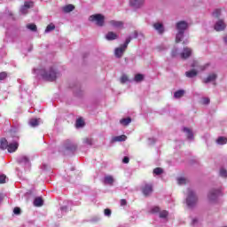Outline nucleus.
I'll list each match as a JSON object with an SVG mask.
<instances>
[{
  "label": "nucleus",
  "mask_w": 227,
  "mask_h": 227,
  "mask_svg": "<svg viewBox=\"0 0 227 227\" xmlns=\"http://www.w3.org/2000/svg\"><path fill=\"white\" fill-rule=\"evenodd\" d=\"M33 74H35V77L38 79L52 82L53 81H56L58 77V69H56L54 66L37 67L33 69Z\"/></svg>",
  "instance_id": "obj_1"
},
{
  "label": "nucleus",
  "mask_w": 227,
  "mask_h": 227,
  "mask_svg": "<svg viewBox=\"0 0 227 227\" xmlns=\"http://www.w3.org/2000/svg\"><path fill=\"white\" fill-rule=\"evenodd\" d=\"M177 34L176 35V43H179V42H182L184 40V35L189 27V24L186 21H179L176 25Z\"/></svg>",
  "instance_id": "obj_2"
},
{
  "label": "nucleus",
  "mask_w": 227,
  "mask_h": 227,
  "mask_svg": "<svg viewBox=\"0 0 227 227\" xmlns=\"http://www.w3.org/2000/svg\"><path fill=\"white\" fill-rule=\"evenodd\" d=\"M197 203L198 196H196V192H194L192 189H188V195L186 197V205L188 208H194Z\"/></svg>",
  "instance_id": "obj_3"
},
{
  "label": "nucleus",
  "mask_w": 227,
  "mask_h": 227,
  "mask_svg": "<svg viewBox=\"0 0 227 227\" xmlns=\"http://www.w3.org/2000/svg\"><path fill=\"white\" fill-rule=\"evenodd\" d=\"M16 162L21 168H24L25 171H27L31 168V160H29V156L20 155L16 159Z\"/></svg>",
  "instance_id": "obj_4"
},
{
  "label": "nucleus",
  "mask_w": 227,
  "mask_h": 227,
  "mask_svg": "<svg viewBox=\"0 0 227 227\" xmlns=\"http://www.w3.org/2000/svg\"><path fill=\"white\" fill-rule=\"evenodd\" d=\"M132 37H128L122 45L114 50V54L116 58H121V56H123V52L127 51V47H129V44L130 43Z\"/></svg>",
  "instance_id": "obj_5"
},
{
  "label": "nucleus",
  "mask_w": 227,
  "mask_h": 227,
  "mask_svg": "<svg viewBox=\"0 0 227 227\" xmlns=\"http://www.w3.org/2000/svg\"><path fill=\"white\" fill-rule=\"evenodd\" d=\"M19 136H13L12 139L7 145V150L9 153H13L19 150Z\"/></svg>",
  "instance_id": "obj_6"
},
{
  "label": "nucleus",
  "mask_w": 227,
  "mask_h": 227,
  "mask_svg": "<svg viewBox=\"0 0 227 227\" xmlns=\"http://www.w3.org/2000/svg\"><path fill=\"white\" fill-rule=\"evenodd\" d=\"M89 20L90 22H96V26L102 27V26H104V23L106 21V18L102 14H94L90 16Z\"/></svg>",
  "instance_id": "obj_7"
},
{
  "label": "nucleus",
  "mask_w": 227,
  "mask_h": 227,
  "mask_svg": "<svg viewBox=\"0 0 227 227\" xmlns=\"http://www.w3.org/2000/svg\"><path fill=\"white\" fill-rule=\"evenodd\" d=\"M219 196H223V191L221 190V188L215 190V189H212L208 195H207V198H208V200L211 202V203H215V201H217V198Z\"/></svg>",
  "instance_id": "obj_8"
},
{
  "label": "nucleus",
  "mask_w": 227,
  "mask_h": 227,
  "mask_svg": "<svg viewBox=\"0 0 227 227\" xmlns=\"http://www.w3.org/2000/svg\"><path fill=\"white\" fill-rule=\"evenodd\" d=\"M150 214H159L160 219H166L168 217V213L166 210L160 211V207L154 206L151 207Z\"/></svg>",
  "instance_id": "obj_9"
},
{
  "label": "nucleus",
  "mask_w": 227,
  "mask_h": 227,
  "mask_svg": "<svg viewBox=\"0 0 227 227\" xmlns=\"http://www.w3.org/2000/svg\"><path fill=\"white\" fill-rule=\"evenodd\" d=\"M215 31H224L226 29V23L223 20H219L215 23Z\"/></svg>",
  "instance_id": "obj_10"
},
{
  "label": "nucleus",
  "mask_w": 227,
  "mask_h": 227,
  "mask_svg": "<svg viewBox=\"0 0 227 227\" xmlns=\"http://www.w3.org/2000/svg\"><path fill=\"white\" fill-rule=\"evenodd\" d=\"M142 192L144 196H150L153 192V186L152 184H145L142 189Z\"/></svg>",
  "instance_id": "obj_11"
},
{
  "label": "nucleus",
  "mask_w": 227,
  "mask_h": 227,
  "mask_svg": "<svg viewBox=\"0 0 227 227\" xmlns=\"http://www.w3.org/2000/svg\"><path fill=\"white\" fill-rule=\"evenodd\" d=\"M192 54V50L189 47H185L183 50V52L180 54L182 59H187Z\"/></svg>",
  "instance_id": "obj_12"
},
{
  "label": "nucleus",
  "mask_w": 227,
  "mask_h": 227,
  "mask_svg": "<svg viewBox=\"0 0 227 227\" xmlns=\"http://www.w3.org/2000/svg\"><path fill=\"white\" fill-rule=\"evenodd\" d=\"M65 148L68 152H75V150H77V145H75V144L72 143L70 140H67L65 143Z\"/></svg>",
  "instance_id": "obj_13"
},
{
  "label": "nucleus",
  "mask_w": 227,
  "mask_h": 227,
  "mask_svg": "<svg viewBox=\"0 0 227 227\" xmlns=\"http://www.w3.org/2000/svg\"><path fill=\"white\" fill-rule=\"evenodd\" d=\"M73 202L70 200H65L64 201V205L62 207H60V212L62 214H67V210L70 208V207H72Z\"/></svg>",
  "instance_id": "obj_14"
},
{
  "label": "nucleus",
  "mask_w": 227,
  "mask_h": 227,
  "mask_svg": "<svg viewBox=\"0 0 227 227\" xmlns=\"http://www.w3.org/2000/svg\"><path fill=\"white\" fill-rule=\"evenodd\" d=\"M129 4L133 8H141L145 4V0H129Z\"/></svg>",
  "instance_id": "obj_15"
},
{
  "label": "nucleus",
  "mask_w": 227,
  "mask_h": 227,
  "mask_svg": "<svg viewBox=\"0 0 227 227\" xmlns=\"http://www.w3.org/2000/svg\"><path fill=\"white\" fill-rule=\"evenodd\" d=\"M109 24H110V26H112V27H114L115 29H123V22L122 21L110 20Z\"/></svg>",
  "instance_id": "obj_16"
},
{
  "label": "nucleus",
  "mask_w": 227,
  "mask_h": 227,
  "mask_svg": "<svg viewBox=\"0 0 227 227\" xmlns=\"http://www.w3.org/2000/svg\"><path fill=\"white\" fill-rule=\"evenodd\" d=\"M33 6V2H25L24 5L20 8V13L26 15L27 13V9Z\"/></svg>",
  "instance_id": "obj_17"
},
{
  "label": "nucleus",
  "mask_w": 227,
  "mask_h": 227,
  "mask_svg": "<svg viewBox=\"0 0 227 227\" xmlns=\"http://www.w3.org/2000/svg\"><path fill=\"white\" fill-rule=\"evenodd\" d=\"M105 185H113L114 184V177L113 176H106L103 179Z\"/></svg>",
  "instance_id": "obj_18"
},
{
  "label": "nucleus",
  "mask_w": 227,
  "mask_h": 227,
  "mask_svg": "<svg viewBox=\"0 0 227 227\" xmlns=\"http://www.w3.org/2000/svg\"><path fill=\"white\" fill-rule=\"evenodd\" d=\"M215 79H217V74L213 73L210 74L206 79H204L203 82H205V84H208V82H214Z\"/></svg>",
  "instance_id": "obj_19"
},
{
  "label": "nucleus",
  "mask_w": 227,
  "mask_h": 227,
  "mask_svg": "<svg viewBox=\"0 0 227 227\" xmlns=\"http://www.w3.org/2000/svg\"><path fill=\"white\" fill-rule=\"evenodd\" d=\"M183 130L185 132L186 137L189 139V141H192L194 139V134L192 133V130L188 128H184Z\"/></svg>",
  "instance_id": "obj_20"
},
{
  "label": "nucleus",
  "mask_w": 227,
  "mask_h": 227,
  "mask_svg": "<svg viewBox=\"0 0 227 227\" xmlns=\"http://www.w3.org/2000/svg\"><path fill=\"white\" fill-rule=\"evenodd\" d=\"M154 29L160 33V35H162L164 33V26L161 23H154L153 24Z\"/></svg>",
  "instance_id": "obj_21"
},
{
  "label": "nucleus",
  "mask_w": 227,
  "mask_h": 227,
  "mask_svg": "<svg viewBox=\"0 0 227 227\" xmlns=\"http://www.w3.org/2000/svg\"><path fill=\"white\" fill-rule=\"evenodd\" d=\"M112 141L114 143L127 141V136L121 135V136L114 137H113Z\"/></svg>",
  "instance_id": "obj_22"
},
{
  "label": "nucleus",
  "mask_w": 227,
  "mask_h": 227,
  "mask_svg": "<svg viewBox=\"0 0 227 227\" xmlns=\"http://www.w3.org/2000/svg\"><path fill=\"white\" fill-rule=\"evenodd\" d=\"M74 10H75V7L73 4H67L62 8L64 13H70V12H74Z\"/></svg>",
  "instance_id": "obj_23"
},
{
  "label": "nucleus",
  "mask_w": 227,
  "mask_h": 227,
  "mask_svg": "<svg viewBox=\"0 0 227 227\" xmlns=\"http://www.w3.org/2000/svg\"><path fill=\"white\" fill-rule=\"evenodd\" d=\"M0 149L1 150H7L8 149V140L6 138L0 139Z\"/></svg>",
  "instance_id": "obj_24"
},
{
  "label": "nucleus",
  "mask_w": 227,
  "mask_h": 227,
  "mask_svg": "<svg viewBox=\"0 0 227 227\" xmlns=\"http://www.w3.org/2000/svg\"><path fill=\"white\" fill-rule=\"evenodd\" d=\"M43 199L42 197H37L34 200V207H43Z\"/></svg>",
  "instance_id": "obj_25"
},
{
  "label": "nucleus",
  "mask_w": 227,
  "mask_h": 227,
  "mask_svg": "<svg viewBox=\"0 0 227 227\" xmlns=\"http://www.w3.org/2000/svg\"><path fill=\"white\" fill-rule=\"evenodd\" d=\"M28 125H30V127H38V125H40V119H30L28 121Z\"/></svg>",
  "instance_id": "obj_26"
},
{
  "label": "nucleus",
  "mask_w": 227,
  "mask_h": 227,
  "mask_svg": "<svg viewBox=\"0 0 227 227\" xmlns=\"http://www.w3.org/2000/svg\"><path fill=\"white\" fill-rule=\"evenodd\" d=\"M106 40H116L118 38V35H116L114 32H108L106 35Z\"/></svg>",
  "instance_id": "obj_27"
},
{
  "label": "nucleus",
  "mask_w": 227,
  "mask_h": 227,
  "mask_svg": "<svg viewBox=\"0 0 227 227\" xmlns=\"http://www.w3.org/2000/svg\"><path fill=\"white\" fill-rule=\"evenodd\" d=\"M186 77H188L189 79H192V77H196V75H198V71L192 69L191 71H188L185 73Z\"/></svg>",
  "instance_id": "obj_28"
},
{
  "label": "nucleus",
  "mask_w": 227,
  "mask_h": 227,
  "mask_svg": "<svg viewBox=\"0 0 227 227\" xmlns=\"http://www.w3.org/2000/svg\"><path fill=\"white\" fill-rule=\"evenodd\" d=\"M185 93L184 90H179L174 93L175 98H182L184 97V94Z\"/></svg>",
  "instance_id": "obj_29"
},
{
  "label": "nucleus",
  "mask_w": 227,
  "mask_h": 227,
  "mask_svg": "<svg viewBox=\"0 0 227 227\" xmlns=\"http://www.w3.org/2000/svg\"><path fill=\"white\" fill-rule=\"evenodd\" d=\"M132 121V119L130 117L121 119L120 121L121 125H123L124 127H127L130 122Z\"/></svg>",
  "instance_id": "obj_30"
},
{
  "label": "nucleus",
  "mask_w": 227,
  "mask_h": 227,
  "mask_svg": "<svg viewBox=\"0 0 227 227\" xmlns=\"http://www.w3.org/2000/svg\"><path fill=\"white\" fill-rule=\"evenodd\" d=\"M75 127L76 129H82V127H84V121L82 120V118H79L76 120Z\"/></svg>",
  "instance_id": "obj_31"
},
{
  "label": "nucleus",
  "mask_w": 227,
  "mask_h": 227,
  "mask_svg": "<svg viewBox=\"0 0 227 227\" xmlns=\"http://www.w3.org/2000/svg\"><path fill=\"white\" fill-rule=\"evenodd\" d=\"M217 145H226L227 138L224 137H219L218 139H216Z\"/></svg>",
  "instance_id": "obj_32"
},
{
  "label": "nucleus",
  "mask_w": 227,
  "mask_h": 227,
  "mask_svg": "<svg viewBox=\"0 0 227 227\" xmlns=\"http://www.w3.org/2000/svg\"><path fill=\"white\" fill-rule=\"evenodd\" d=\"M56 29V26L54 24H50L46 27L44 33H51V31H54Z\"/></svg>",
  "instance_id": "obj_33"
},
{
  "label": "nucleus",
  "mask_w": 227,
  "mask_h": 227,
  "mask_svg": "<svg viewBox=\"0 0 227 227\" xmlns=\"http://www.w3.org/2000/svg\"><path fill=\"white\" fill-rule=\"evenodd\" d=\"M143 79H145V76H143V74H137L135 75L134 81H135V82H141V81H143Z\"/></svg>",
  "instance_id": "obj_34"
},
{
  "label": "nucleus",
  "mask_w": 227,
  "mask_h": 227,
  "mask_svg": "<svg viewBox=\"0 0 227 227\" xmlns=\"http://www.w3.org/2000/svg\"><path fill=\"white\" fill-rule=\"evenodd\" d=\"M219 175H220V176H222V178H227V170H226V168H221Z\"/></svg>",
  "instance_id": "obj_35"
},
{
  "label": "nucleus",
  "mask_w": 227,
  "mask_h": 227,
  "mask_svg": "<svg viewBox=\"0 0 227 227\" xmlns=\"http://www.w3.org/2000/svg\"><path fill=\"white\" fill-rule=\"evenodd\" d=\"M27 28H28L29 31H33L34 33H36V31H37L36 26L33 23L32 24H27Z\"/></svg>",
  "instance_id": "obj_36"
},
{
  "label": "nucleus",
  "mask_w": 227,
  "mask_h": 227,
  "mask_svg": "<svg viewBox=\"0 0 227 227\" xmlns=\"http://www.w3.org/2000/svg\"><path fill=\"white\" fill-rule=\"evenodd\" d=\"M130 80H129V76L127 74H122L121 77V83L125 84V82H129Z\"/></svg>",
  "instance_id": "obj_37"
},
{
  "label": "nucleus",
  "mask_w": 227,
  "mask_h": 227,
  "mask_svg": "<svg viewBox=\"0 0 227 227\" xmlns=\"http://www.w3.org/2000/svg\"><path fill=\"white\" fill-rule=\"evenodd\" d=\"M177 184L178 185H184V184H187V179L184 177H179L177 178Z\"/></svg>",
  "instance_id": "obj_38"
},
{
  "label": "nucleus",
  "mask_w": 227,
  "mask_h": 227,
  "mask_svg": "<svg viewBox=\"0 0 227 227\" xmlns=\"http://www.w3.org/2000/svg\"><path fill=\"white\" fill-rule=\"evenodd\" d=\"M212 16L216 19L221 17V9L215 10V12L212 13Z\"/></svg>",
  "instance_id": "obj_39"
},
{
  "label": "nucleus",
  "mask_w": 227,
  "mask_h": 227,
  "mask_svg": "<svg viewBox=\"0 0 227 227\" xmlns=\"http://www.w3.org/2000/svg\"><path fill=\"white\" fill-rule=\"evenodd\" d=\"M162 173H163V170L160 168H156L153 169V174L154 175L159 176V175H162Z\"/></svg>",
  "instance_id": "obj_40"
},
{
  "label": "nucleus",
  "mask_w": 227,
  "mask_h": 227,
  "mask_svg": "<svg viewBox=\"0 0 227 227\" xmlns=\"http://www.w3.org/2000/svg\"><path fill=\"white\" fill-rule=\"evenodd\" d=\"M84 145H88L89 146H91V145H93V141L91 140V138H85L83 140Z\"/></svg>",
  "instance_id": "obj_41"
},
{
  "label": "nucleus",
  "mask_w": 227,
  "mask_h": 227,
  "mask_svg": "<svg viewBox=\"0 0 227 227\" xmlns=\"http://www.w3.org/2000/svg\"><path fill=\"white\" fill-rule=\"evenodd\" d=\"M13 214L15 215H20V214H21V210H20V207H14V209H13Z\"/></svg>",
  "instance_id": "obj_42"
},
{
  "label": "nucleus",
  "mask_w": 227,
  "mask_h": 227,
  "mask_svg": "<svg viewBox=\"0 0 227 227\" xmlns=\"http://www.w3.org/2000/svg\"><path fill=\"white\" fill-rule=\"evenodd\" d=\"M202 104H204V106H207V105L210 104V98H202Z\"/></svg>",
  "instance_id": "obj_43"
},
{
  "label": "nucleus",
  "mask_w": 227,
  "mask_h": 227,
  "mask_svg": "<svg viewBox=\"0 0 227 227\" xmlns=\"http://www.w3.org/2000/svg\"><path fill=\"white\" fill-rule=\"evenodd\" d=\"M6 183V176L0 175V184H5Z\"/></svg>",
  "instance_id": "obj_44"
},
{
  "label": "nucleus",
  "mask_w": 227,
  "mask_h": 227,
  "mask_svg": "<svg viewBox=\"0 0 227 227\" xmlns=\"http://www.w3.org/2000/svg\"><path fill=\"white\" fill-rule=\"evenodd\" d=\"M176 54H178V49L175 48L171 51L172 58H176Z\"/></svg>",
  "instance_id": "obj_45"
},
{
  "label": "nucleus",
  "mask_w": 227,
  "mask_h": 227,
  "mask_svg": "<svg viewBox=\"0 0 227 227\" xmlns=\"http://www.w3.org/2000/svg\"><path fill=\"white\" fill-rule=\"evenodd\" d=\"M6 72L0 73V81H4V79H6Z\"/></svg>",
  "instance_id": "obj_46"
},
{
  "label": "nucleus",
  "mask_w": 227,
  "mask_h": 227,
  "mask_svg": "<svg viewBox=\"0 0 227 227\" xmlns=\"http://www.w3.org/2000/svg\"><path fill=\"white\" fill-rule=\"evenodd\" d=\"M137 36H138L137 31H135L133 35H129L128 38H131L132 40L133 38H137Z\"/></svg>",
  "instance_id": "obj_47"
},
{
  "label": "nucleus",
  "mask_w": 227,
  "mask_h": 227,
  "mask_svg": "<svg viewBox=\"0 0 227 227\" xmlns=\"http://www.w3.org/2000/svg\"><path fill=\"white\" fill-rule=\"evenodd\" d=\"M129 160H130V159H129V157H127V156H125V157L122 159V162H123L124 164H129Z\"/></svg>",
  "instance_id": "obj_48"
},
{
  "label": "nucleus",
  "mask_w": 227,
  "mask_h": 227,
  "mask_svg": "<svg viewBox=\"0 0 227 227\" xmlns=\"http://www.w3.org/2000/svg\"><path fill=\"white\" fill-rule=\"evenodd\" d=\"M105 215L109 217V215H111V209H105Z\"/></svg>",
  "instance_id": "obj_49"
},
{
  "label": "nucleus",
  "mask_w": 227,
  "mask_h": 227,
  "mask_svg": "<svg viewBox=\"0 0 227 227\" xmlns=\"http://www.w3.org/2000/svg\"><path fill=\"white\" fill-rule=\"evenodd\" d=\"M125 205H127V200L124 199L121 200V207H125Z\"/></svg>",
  "instance_id": "obj_50"
},
{
  "label": "nucleus",
  "mask_w": 227,
  "mask_h": 227,
  "mask_svg": "<svg viewBox=\"0 0 227 227\" xmlns=\"http://www.w3.org/2000/svg\"><path fill=\"white\" fill-rule=\"evenodd\" d=\"M197 223H198V218H193L192 221V224L193 226H195V224H197Z\"/></svg>",
  "instance_id": "obj_51"
},
{
  "label": "nucleus",
  "mask_w": 227,
  "mask_h": 227,
  "mask_svg": "<svg viewBox=\"0 0 227 227\" xmlns=\"http://www.w3.org/2000/svg\"><path fill=\"white\" fill-rule=\"evenodd\" d=\"M149 141H150L151 145H153V143H155V139H153V138H149Z\"/></svg>",
  "instance_id": "obj_52"
},
{
  "label": "nucleus",
  "mask_w": 227,
  "mask_h": 227,
  "mask_svg": "<svg viewBox=\"0 0 227 227\" xmlns=\"http://www.w3.org/2000/svg\"><path fill=\"white\" fill-rule=\"evenodd\" d=\"M3 17L6 18V17H8V14L5 12L3 14Z\"/></svg>",
  "instance_id": "obj_53"
},
{
  "label": "nucleus",
  "mask_w": 227,
  "mask_h": 227,
  "mask_svg": "<svg viewBox=\"0 0 227 227\" xmlns=\"http://www.w3.org/2000/svg\"><path fill=\"white\" fill-rule=\"evenodd\" d=\"M224 42L227 43V35L224 37Z\"/></svg>",
  "instance_id": "obj_54"
},
{
  "label": "nucleus",
  "mask_w": 227,
  "mask_h": 227,
  "mask_svg": "<svg viewBox=\"0 0 227 227\" xmlns=\"http://www.w3.org/2000/svg\"><path fill=\"white\" fill-rule=\"evenodd\" d=\"M192 67H196V62L192 65Z\"/></svg>",
  "instance_id": "obj_55"
},
{
  "label": "nucleus",
  "mask_w": 227,
  "mask_h": 227,
  "mask_svg": "<svg viewBox=\"0 0 227 227\" xmlns=\"http://www.w3.org/2000/svg\"><path fill=\"white\" fill-rule=\"evenodd\" d=\"M1 201H3V197L0 194V203H1Z\"/></svg>",
  "instance_id": "obj_56"
},
{
  "label": "nucleus",
  "mask_w": 227,
  "mask_h": 227,
  "mask_svg": "<svg viewBox=\"0 0 227 227\" xmlns=\"http://www.w3.org/2000/svg\"><path fill=\"white\" fill-rule=\"evenodd\" d=\"M184 43H188V41H184Z\"/></svg>",
  "instance_id": "obj_57"
},
{
  "label": "nucleus",
  "mask_w": 227,
  "mask_h": 227,
  "mask_svg": "<svg viewBox=\"0 0 227 227\" xmlns=\"http://www.w3.org/2000/svg\"><path fill=\"white\" fill-rule=\"evenodd\" d=\"M9 15L12 17V12H10Z\"/></svg>",
  "instance_id": "obj_58"
},
{
  "label": "nucleus",
  "mask_w": 227,
  "mask_h": 227,
  "mask_svg": "<svg viewBox=\"0 0 227 227\" xmlns=\"http://www.w3.org/2000/svg\"><path fill=\"white\" fill-rule=\"evenodd\" d=\"M0 22H1V18H0Z\"/></svg>",
  "instance_id": "obj_59"
}]
</instances>
